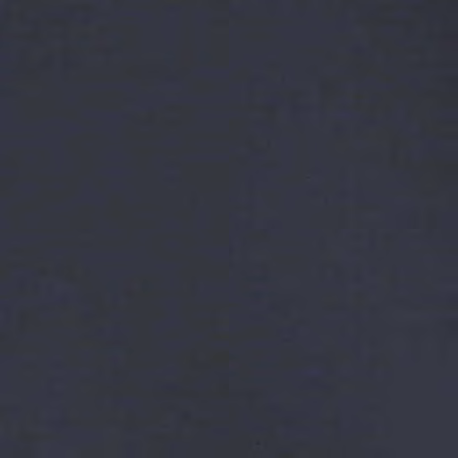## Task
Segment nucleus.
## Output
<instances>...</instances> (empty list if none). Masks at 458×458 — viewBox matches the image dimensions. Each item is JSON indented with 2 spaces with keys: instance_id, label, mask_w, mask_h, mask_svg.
<instances>
[{
  "instance_id": "obj_1",
  "label": "nucleus",
  "mask_w": 458,
  "mask_h": 458,
  "mask_svg": "<svg viewBox=\"0 0 458 458\" xmlns=\"http://www.w3.org/2000/svg\"><path fill=\"white\" fill-rule=\"evenodd\" d=\"M144 287H145V288L147 287V284H144Z\"/></svg>"
}]
</instances>
